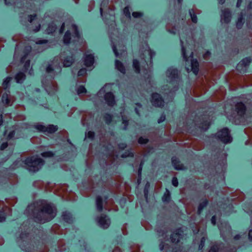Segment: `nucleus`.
Wrapping results in <instances>:
<instances>
[{
	"label": "nucleus",
	"mask_w": 252,
	"mask_h": 252,
	"mask_svg": "<svg viewBox=\"0 0 252 252\" xmlns=\"http://www.w3.org/2000/svg\"><path fill=\"white\" fill-rule=\"evenodd\" d=\"M26 79L25 72L20 71L16 73L14 76V79L17 84L22 85Z\"/></svg>",
	"instance_id": "obj_16"
},
{
	"label": "nucleus",
	"mask_w": 252,
	"mask_h": 252,
	"mask_svg": "<svg viewBox=\"0 0 252 252\" xmlns=\"http://www.w3.org/2000/svg\"><path fill=\"white\" fill-rule=\"evenodd\" d=\"M103 198L100 195H97L95 198V203L96 209L98 212H102L103 211L104 207Z\"/></svg>",
	"instance_id": "obj_17"
},
{
	"label": "nucleus",
	"mask_w": 252,
	"mask_h": 252,
	"mask_svg": "<svg viewBox=\"0 0 252 252\" xmlns=\"http://www.w3.org/2000/svg\"><path fill=\"white\" fill-rule=\"evenodd\" d=\"M166 119V115L164 113V112H162L161 114L160 117L158 119V123L160 124L163 123L164 121H165Z\"/></svg>",
	"instance_id": "obj_55"
},
{
	"label": "nucleus",
	"mask_w": 252,
	"mask_h": 252,
	"mask_svg": "<svg viewBox=\"0 0 252 252\" xmlns=\"http://www.w3.org/2000/svg\"><path fill=\"white\" fill-rule=\"evenodd\" d=\"M132 67L136 74H139L141 71V64L138 60L134 59L132 61Z\"/></svg>",
	"instance_id": "obj_27"
},
{
	"label": "nucleus",
	"mask_w": 252,
	"mask_h": 252,
	"mask_svg": "<svg viewBox=\"0 0 252 252\" xmlns=\"http://www.w3.org/2000/svg\"><path fill=\"white\" fill-rule=\"evenodd\" d=\"M95 133L93 131H89L86 133V136L90 140L93 141L94 139Z\"/></svg>",
	"instance_id": "obj_45"
},
{
	"label": "nucleus",
	"mask_w": 252,
	"mask_h": 252,
	"mask_svg": "<svg viewBox=\"0 0 252 252\" xmlns=\"http://www.w3.org/2000/svg\"><path fill=\"white\" fill-rule=\"evenodd\" d=\"M95 63L93 54H85L83 56V64L88 68L92 67Z\"/></svg>",
	"instance_id": "obj_11"
},
{
	"label": "nucleus",
	"mask_w": 252,
	"mask_h": 252,
	"mask_svg": "<svg viewBox=\"0 0 252 252\" xmlns=\"http://www.w3.org/2000/svg\"><path fill=\"white\" fill-rule=\"evenodd\" d=\"M56 30L57 26L53 22H52L48 24L47 28L46 29L47 33L48 34H53L56 31Z\"/></svg>",
	"instance_id": "obj_31"
},
{
	"label": "nucleus",
	"mask_w": 252,
	"mask_h": 252,
	"mask_svg": "<svg viewBox=\"0 0 252 252\" xmlns=\"http://www.w3.org/2000/svg\"><path fill=\"white\" fill-rule=\"evenodd\" d=\"M172 185L175 187H177L179 185V182L176 177H173L171 180Z\"/></svg>",
	"instance_id": "obj_60"
},
{
	"label": "nucleus",
	"mask_w": 252,
	"mask_h": 252,
	"mask_svg": "<svg viewBox=\"0 0 252 252\" xmlns=\"http://www.w3.org/2000/svg\"><path fill=\"white\" fill-rule=\"evenodd\" d=\"M206 239L207 238L205 236H203L202 237H201L200 241V244L198 247L199 250H202V249L204 247Z\"/></svg>",
	"instance_id": "obj_48"
},
{
	"label": "nucleus",
	"mask_w": 252,
	"mask_h": 252,
	"mask_svg": "<svg viewBox=\"0 0 252 252\" xmlns=\"http://www.w3.org/2000/svg\"><path fill=\"white\" fill-rule=\"evenodd\" d=\"M171 163L176 170L180 171L186 169V167L181 162L179 159L175 156L172 157Z\"/></svg>",
	"instance_id": "obj_14"
},
{
	"label": "nucleus",
	"mask_w": 252,
	"mask_h": 252,
	"mask_svg": "<svg viewBox=\"0 0 252 252\" xmlns=\"http://www.w3.org/2000/svg\"><path fill=\"white\" fill-rule=\"evenodd\" d=\"M8 143L7 142H4L1 144L0 145V150L3 151L5 150L8 147Z\"/></svg>",
	"instance_id": "obj_64"
},
{
	"label": "nucleus",
	"mask_w": 252,
	"mask_h": 252,
	"mask_svg": "<svg viewBox=\"0 0 252 252\" xmlns=\"http://www.w3.org/2000/svg\"><path fill=\"white\" fill-rule=\"evenodd\" d=\"M109 1L108 0H103L101 1L100 5L101 7L99 8V11L101 16L102 17V19L104 22H106L109 20L110 14L107 12L103 11V7H107L108 5Z\"/></svg>",
	"instance_id": "obj_13"
},
{
	"label": "nucleus",
	"mask_w": 252,
	"mask_h": 252,
	"mask_svg": "<svg viewBox=\"0 0 252 252\" xmlns=\"http://www.w3.org/2000/svg\"><path fill=\"white\" fill-rule=\"evenodd\" d=\"M113 147L110 143H109L107 145L104 144L102 146V149L107 152L111 151Z\"/></svg>",
	"instance_id": "obj_49"
},
{
	"label": "nucleus",
	"mask_w": 252,
	"mask_h": 252,
	"mask_svg": "<svg viewBox=\"0 0 252 252\" xmlns=\"http://www.w3.org/2000/svg\"><path fill=\"white\" fill-rule=\"evenodd\" d=\"M74 62L75 56L73 54L66 56L63 60V66L65 67H70Z\"/></svg>",
	"instance_id": "obj_20"
},
{
	"label": "nucleus",
	"mask_w": 252,
	"mask_h": 252,
	"mask_svg": "<svg viewBox=\"0 0 252 252\" xmlns=\"http://www.w3.org/2000/svg\"><path fill=\"white\" fill-rule=\"evenodd\" d=\"M130 7L129 5L125 6L123 9V12L125 16L129 19L131 18Z\"/></svg>",
	"instance_id": "obj_40"
},
{
	"label": "nucleus",
	"mask_w": 252,
	"mask_h": 252,
	"mask_svg": "<svg viewBox=\"0 0 252 252\" xmlns=\"http://www.w3.org/2000/svg\"><path fill=\"white\" fill-rule=\"evenodd\" d=\"M32 50V47L30 46H27L25 47L24 50H23V53L24 55L21 57L20 59V62L21 63H24L25 61H26V59L27 58L28 55L30 53Z\"/></svg>",
	"instance_id": "obj_25"
},
{
	"label": "nucleus",
	"mask_w": 252,
	"mask_h": 252,
	"mask_svg": "<svg viewBox=\"0 0 252 252\" xmlns=\"http://www.w3.org/2000/svg\"><path fill=\"white\" fill-rule=\"evenodd\" d=\"M213 151L215 152V155H214V157H218L221 153V150L220 148L218 147H215L213 149Z\"/></svg>",
	"instance_id": "obj_63"
},
{
	"label": "nucleus",
	"mask_w": 252,
	"mask_h": 252,
	"mask_svg": "<svg viewBox=\"0 0 252 252\" xmlns=\"http://www.w3.org/2000/svg\"><path fill=\"white\" fill-rule=\"evenodd\" d=\"M87 92L86 88L83 85H80L77 89V93L78 94H85Z\"/></svg>",
	"instance_id": "obj_46"
},
{
	"label": "nucleus",
	"mask_w": 252,
	"mask_h": 252,
	"mask_svg": "<svg viewBox=\"0 0 252 252\" xmlns=\"http://www.w3.org/2000/svg\"><path fill=\"white\" fill-rule=\"evenodd\" d=\"M132 16L134 18H139L144 16V13L143 12L140 11L133 12L132 13Z\"/></svg>",
	"instance_id": "obj_53"
},
{
	"label": "nucleus",
	"mask_w": 252,
	"mask_h": 252,
	"mask_svg": "<svg viewBox=\"0 0 252 252\" xmlns=\"http://www.w3.org/2000/svg\"><path fill=\"white\" fill-rule=\"evenodd\" d=\"M15 135V131L14 130H11L8 133V134L6 136V139L7 141L10 140L14 137Z\"/></svg>",
	"instance_id": "obj_54"
},
{
	"label": "nucleus",
	"mask_w": 252,
	"mask_h": 252,
	"mask_svg": "<svg viewBox=\"0 0 252 252\" xmlns=\"http://www.w3.org/2000/svg\"><path fill=\"white\" fill-rule=\"evenodd\" d=\"M212 125V123L210 121L207 120H203L202 122L200 123L198 128L203 131H207Z\"/></svg>",
	"instance_id": "obj_23"
},
{
	"label": "nucleus",
	"mask_w": 252,
	"mask_h": 252,
	"mask_svg": "<svg viewBox=\"0 0 252 252\" xmlns=\"http://www.w3.org/2000/svg\"><path fill=\"white\" fill-rule=\"evenodd\" d=\"M236 70L240 73H245L247 72L246 67L239 62L236 67Z\"/></svg>",
	"instance_id": "obj_35"
},
{
	"label": "nucleus",
	"mask_w": 252,
	"mask_h": 252,
	"mask_svg": "<svg viewBox=\"0 0 252 252\" xmlns=\"http://www.w3.org/2000/svg\"><path fill=\"white\" fill-rule=\"evenodd\" d=\"M37 18L36 14H31L28 15V21L30 23H32Z\"/></svg>",
	"instance_id": "obj_62"
},
{
	"label": "nucleus",
	"mask_w": 252,
	"mask_h": 252,
	"mask_svg": "<svg viewBox=\"0 0 252 252\" xmlns=\"http://www.w3.org/2000/svg\"><path fill=\"white\" fill-rule=\"evenodd\" d=\"M183 230L181 227L177 228L170 236L171 242L172 243L178 244L180 242Z\"/></svg>",
	"instance_id": "obj_10"
},
{
	"label": "nucleus",
	"mask_w": 252,
	"mask_h": 252,
	"mask_svg": "<svg viewBox=\"0 0 252 252\" xmlns=\"http://www.w3.org/2000/svg\"><path fill=\"white\" fill-rule=\"evenodd\" d=\"M71 33L69 30H67L63 36V42L66 45L74 43V40H71Z\"/></svg>",
	"instance_id": "obj_22"
},
{
	"label": "nucleus",
	"mask_w": 252,
	"mask_h": 252,
	"mask_svg": "<svg viewBox=\"0 0 252 252\" xmlns=\"http://www.w3.org/2000/svg\"><path fill=\"white\" fill-rule=\"evenodd\" d=\"M221 17L224 22L228 24L230 22L232 18V13L229 9H225L222 11Z\"/></svg>",
	"instance_id": "obj_18"
},
{
	"label": "nucleus",
	"mask_w": 252,
	"mask_h": 252,
	"mask_svg": "<svg viewBox=\"0 0 252 252\" xmlns=\"http://www.w3.org/2000/svg\"><path fill=\"white\" fill-rule=\"evenodd\" d=\"M118 147L120 150L123 151L127 147V144L126 142H120L118 144Z\"/></svg>",
	"instance_id": "obj_57"
},
{
	"label": "nucleus",
	"mask_w": 252,
	"mask_h": 252,
	"mask_svg": "<svg viewBox=\"0 0 252 252\" xmlns=\"http://www.w3.org/2000/svg\"><path fill=\"white\" fill-rule=\"evenodd\" d=\"M150 188V183L149 182H147L144 188V196L146 201L148 199Z\"/></svg>",
	"instance_id": "obj_33"
},
{
	"label": "nucleus",
	"mask_w": 252,
	"mask_h": 252,
	"mask_svg": "<svg viewBox=\"0 0 252 252\" xmlns=\"http://www.w3.org/2000/svg\"><path fill=\"white\" fill-rule=\"evenodd\" d=\"M200 202L199 203L197 210V214L198 215H201L204 209L206 208L209 204V200L207 198L202 199L200 200Z\"/></svg>",
	"instance_id": "obj_19"
},
{
	"label": "nucleus",
	"mask_w": 252,
	"mask_h": 252,
	"mask_svg": "<svg viewBox=\"0 0 252 252\" xmlns=\"http://www.w3.org/2000/svg\"><path fill=\"white\" fill-rule=\"evenodd\" d=\"M96 220L99 226L104 229H107L111 223L110 218L105 214H101L100 216L96 218Z\"/></svg>",
	"instance_id": "obj_9"
},
{
	"label": "nucleus",
	"mask_w": 252,
	"mask_h": 252,
	"mask_svg": "<svg viewBox=\"0 0 252 252\" xmlns=\"http://www.w3.org/2000/svg\"><path fill=\"white\" fill-rule=\"evenodd\" d=\"M56 212V208L53 204L45 203L38 212H33L34 221L39 224L49 222L55 218Z\"/></svg>",
	"instance_id": "obj_1"
},
{
	"label": "nucleus",
	"mask_w": 252,
	"mask_h": 252,
	"mask_svg": "<svg viewBox=\"0 0 252 252\" xmlns=\"http://www.w3.org/2000/svg\"><path fill=\"white\" fill-rule=\"evenodd\" d=\"M145 161L144 160H142L140 163L138 169V176H142V172L143 167Z\"/></svg>",
	"instance_id": "obj_52"
},
{
	"label": "nucleus",
	"mask_w": 252,
	"mask_h": 252,
	"mask_svg": "<svg viewBox=\"0 0 252 252\" xmlns=\"http://www.w3.org/2000/svg\"><path fill=\"white\" fill-rule=\"evenodd\" d=\"M33 127L39 132H45L52 134L58 131V126L53 124L49 125L47 126L40 124H36L33 126Z\"/></svg>",
	"instance_id": "obj_8"
},
{
	"label": "nucleus",
	"mask_w": 252,
	"mask_h": 252,
	"mask_svg": "<svg viewBox=\"0 0 252 252\" xmlns=\"http://www.w3.org/2000/svg\"><path fill=\"white\" fill-rule=\"evenodd\" d=\"M234 111L237 115L236 117L234 118L236 125L248 126L251 124L252 115L251 113H246L247 107L243 102H237L235 105Z\"/></svg>",
	"instance_id": "obj_2"
},
{
	"label": "nucleus",
	"mask_w": 252,
	"mask_h": 252,
	"mask_svg": "<svg viewBox=\"0 0 252 252\" xmlns=\"http://www.w3.org/2000/svg\"><path fill=\"white\" fill-rule=\"evenodd\" d=\"M115 65L116 68L122 74H125L126 70L123 63L118 60H115Z\"/></svg>",
	"instance_id": "obj_26"
},
{
	"label": "nucleus",
	"mask_w": 252,
	"mask_h": 252,
	"mask_svg": "<svg viewBox=\"0 0 252 252\" xmlns=\"http://www.w3.org/2000/svg\"><path fill=\"white\" fill-rule=\"evenodd\" d=\"M161 200L164 203H168L172 200L171 192L167 189H165V191L161 197Z\"/></svg>",
	"instance_id": "obj_24"
},
{
	"label": "nucleus",
	"mask_w": 252,
	"mask_h": 252,
	"mask_svg": "<svg viewBox=\"0 0 252 252\" xmlns=\"http://www.w3.org/2000/svg\"><path fill=\"white\" fill-rule=\"evenodd\" d=\"M87 69L86 68L83 67L80 68L77 73V76L78 77H83L85 76L87 73Z\"/></svg>",
	"instance_id": "obj_44"
},
{
	"label": "nucleus",
	"mask_w": 252,
	"mask_h": 252,
	"mask_svg": "<svg viewBox=\"0 0 252 252\" xmlns=\"http://www.w3.org/2000/svg\"><path fill=\"white\" fill-rule=\"evenodd\" d=\"M6 218V213L3 209L0 210V222L4 221Z\"/></svg>",
	"instance_id": "obj_51"
},
{
	"label": "nucleus",
	"mask_w": 252,
	"mask_h": 252,
	"mask_svg": "<svg viewBox=\"0 0 252 252\" xmlns=\"http://www.w3.org/2000/svg\"><path fill=\"white\" fill-rule=\"evenodd\" d=\"M12 79V78L11 77L7 76L3 80L2 86L5 90H7L9 89L10 86V82Z\"/></svg>",
	"instance_id": "obj_29"
},
{
	"label": "nucleus",
	"mask_w": 252,
	"mask_h": 252,
	"mask_svg": "<svg viewBox=\"0 0 252 252\" xmlns=\"http://www.w3.org/2000/svg\"><path fill=\"white\" fill-rule=\"evenodd\" d=\"M118 166L116 165H113V166H110L108 169H106V173H107L109 175H112L115 173H118Z\"/></svg>",
	"instance_id": "obj_32"
},
{
	"label": "nucleus",
	"mask_w": 252,
	"mask_h": 252,
	"mask_svg": "<svg viewBox=\"0 0 252 252\" xmlns=\"http://www.w3.org/2000/svg\"><path fill=\"white\" fill-rule=\"evenodd\" d=\"M24 63V64L23 68H22V70L26 73L30 68L31 61H30V60L28 59L27 60L25 61Z\"/></svg>",
	"instance_id": "obj_41"
},
{
	"label": "nucleus",
	"mask_w": 252,
	"mask_h": 252,
	"mask_svg": "<svg viewBox=\"0 0 252 252\" xmlns=\"http://www.w3.org/2000/svg\"><path fill=\"white\" fill-rule=\"evenodd\" d=\"M134 157V153L132 148L126 150L125 152L121 155V158H133Z\"/></svg>",
	"instance_id": "obj_28"
},
{
	"label": "nucleus",
	"mask_w": 252,
	"mask_h": 252,
	"mask_svg": "<svg viewBox=\"0 0 252 252\" xmlns=\"http://www.w3.org/2000/svg\"><path fill=\"white\" fill-rule=\"evenodd\" d=\"M1 101L3 104L5 105H8L10 103V100L9 98L8 94L7 93H4L2 94Z\"/></svg>",
	"instance_id": "obj_38"
},
{
	"label": "nucleus",
	"mask_w": 252,
	"mask_h": 252,
	"mask_svg": "<svg viewBox=\"0 0 252 252\" xmlns=\"http://www.w3.org/2000/svg\"><path fill=\"white\" fill-rule=\"evenodd\" d=\"M166 74L167 77L170 79V83L171 84L176 83L177 80L180 79L179 70L173 66L168 67Z\"/></svg>",
	"instance_id": "obj_7"
},
{
	"label": "nucleus",
	"mask_w": 252,
	"mask_h": 252,
	"mask_svg": "<svg viewBox=\"0 0 252 252\" xmlns=\"http://www.w3.org/2000/svg\"><path fill=\"white\" fill-rule=\"evenodd\" d=\"M112 48L115 56L116 57H119L120 54L118 52L116 45L114 43H113L112 45Z\"/></svg>",
	"instance_id": "obj_56"
},
{
	"label": "nucleus",
	"mask_w": 252,
	"mask_h": 252,
	"mask_svg": "<svg viewBox=\"0 0 252 252\" xmlns=\"http://www.w3.org/2000/svg\"><path fill=\"white\" fill-rule=\"evenodd\" d=\"M122 124L124 125L123 129L126 130L129 126V120L126 116H122Z\"/></svg>",
	"instance_id": "obj_42"
},
{
	"label": "nucleus",
	"mask_w": 252,
	"mask_h": 252,
	"mask_svg": "<svg viewBox=\"0 0 252 252\" xmlns=\"http://www.w3.org/2000/svg\"><path fill=\"white\" fill-rule=\"evenodd\" d=\"M245 14L241 12L236 21V26L237 29L240 30L243 28L245 23Z\"/></svg>",
	"instance_id": "obj_21"
},
{
	"label": "nucleus",
	"mask_w": 252,
	"mask_h": 252,
	"mask_svg": "<svg viewBox=\"0 0 252 252\" xmlns=\"http://www.w3.org/2000/svg\"><path fill=\"white\" fill-rule=\"evenodd\" d=\"M220 248L217 244H215L211 246L208 252H219Z\"/></svg>",
	"instance_id": "obj_50"
},
{
	"label": "nucleus",
	"mask_w": 252,
	"mask_h": 252,
	"mask_svg": "<svg viewBox=\"0 0 252 252\" xmlns=\"http://www.w3.org/2000/svg\"><path fill=\"white\" fill-rule=\"evenodd\" d=\"M113 115L109 113H105L103 115V119L105 123L109 125L113 122Z\"/></svg>",
	"instance_id": "obj_30"
},
{
	"label": "nucleus",
	"mask_w": 252,
	"mask_h": 252,
	"mask_svg": "<svg viewBox=\"0 0 252 252\" xmlns=\"http://www.w3.org/2000/svg\"><path fill=\"white\" fill-rule=\"evenodd\" d=\"M104 99L109 106L113 107L116 104L115 96L111 92L106 93L104 95Z\"/></svg>",
	"instance_id": "obj_12"
},
{
	"label": "nucleus",
	"mask_w": 252,
	"mask_h": 252,
	"mask_svg": "<svg viewBox=\"0 0 252 252\" xmlns=\"http://www.w3.org/2000/svg\"><path fill=\"white\" fill-rule=\"evenodd\" d=\"M21 160L30 168V171L34 173L38 172L45 163L43 159L36 155L28 157L24 160H16L13 162V165L17 166Z\"/></svg>",
	"instance_id": "obj_3"
},
{
	"label": "nucleus",
	"mask_w": 252,
	"mask_h": 252,
	"mask_svg": "<svg viewBox=\"0 0 252 252\" xmlns=\"http://www.w3.org/2000/svg\"><path fill=\"white\" fill-rule=\"evenodd\" d=\"M29 233L26 231H22L19 235V237L21 239H25L28 237Z\"/></svg>",
	"instance_id": "obj_61"
},
{
	"label": "nucleus",
	"mask_w": 252,
	"mask_h": 252,
	"mask_svg": "<svg viewBox=\"0 0 252 252\" xmlns=\"http://www.w3.org/2000/svg\"><path fill=\"white\" fill-rule=\"evenodd\" d=\"M61 217L63 221L68 224H71L74 220V218L72 213L68 211H64L62 212Z\"/></svg>",
	"instance_id": "obj_15"
},
{
	"label": "nucleus",
	"mask_w": 252,
	"mask_h": 252,
	"mask_svg": "<svg viewBox=\"0 0 252 252\" xmlns=\"http://www.w3.org/2000/svg\"><path fill=\"white\" fill-rule=\"evenodd\" d=\"M40 155L43 158H47L54 157L55 156V154L54 152L48 151L41 153Z\"/></svg>",
	"instance_id": "obj_37"
},
{
	"label": "nucleus",
	"mask_w": 252,
	"mask_h": 252,
	"mask_svg": "<svg viewBox=\"0 0 252 252\" xmlns=\"http://www.w3.org/2000/svg\"><path fill=\"white\" fill-rule=\"evenodd\" d=\"M149 142V139L148 138H144L142 136H140L138 139V143L141 145L146 144Z\"/></svg>",
	"instance_id": "obj_47"
},
{
	"label": "nucleus",
	"mask_w": 252,
	"mask_h": 252,
	"mask_svg": "<svg viewBox=\"0 0 252 252\" xmlns=\"http://www.w3.org/2000/svg\"><path fill=\"white\" fill-rule=\"evenodd\" d=\"M182 44L181 52L184 60L187 63L190 60V70L194 75H197L199 71V63L197 59L194 58L193 53L191 52L189 56L188 55L186 47L184 46L182 41H181Z\"/></svg>",
	"instance_id": "obj_4"
},
{
	"label": "nucleus",
	"mask_w": 252,
	"mask_h": 252,
	"mask_svg": "<svg viewBox=\"0 0 252 252\" xmlns=\"http://www.w3.org/2000/svg\"><path fill=\"white\" fill-rule=\"evenodd\" d=\"M150 101L152 105L156 108H162L165 105V102L162 96L157 92L151 94Z\"/></svg>",
	"instance_id": "obj_6"
},
{
	"label": "nucleus",
	"mask_w": 252,
	"mask_h": 252,
	"mask_svg": "<svg viewBox=\"0 0 252 252\" xmlns=\"http://www.w3.org/2000/svg\"><path fill=\"white\" fill-rule=\"evenodd\" d=\"M72 26L74 28V32L72 36L74 37L80 38L81 37V35L79 30H78L77 26L76 25H73Z\"/></svg>",
	"instance_id": "obj_43"
},
{
	"label": "nucleus",
	"mask_w": 252,
	"mask_h": 252,
	"mask_svg": "<svg viewBox=\"0 0 252 252\" xmlns=\"http://www.w3.org/2000/svg\"><path fill=\"white\" fill-rule=\"evenodd\" d=\"M123 236L121 234L120 235H117L115 238L113 240V243L115 245H122L123 242Z\"/></svg>",
	"instance_id": "obj_39"
},
{
	"label": "nucleus",
	"mask_w": 252,
	"mask_h": 252,
	"mask_svg": "<svg viewBox=\"0 0 252 252\" xmlns=\"http://www.w3.org/2000/svg\"><path fill=\"white\" fill-rule=\"evenodd\" d=\"M189 13L190 16L191 20L192 23L194 24L197 23L198 19L196 14L194 12L193 9L192 8L189 9Z\"/></svg>",
	"instance_id": "obj_36"
},
{
	"label": "nucleus",
	"mask_w": 252,
	"mask_h": 252,
	"mask_svg": "<svg viewBox=\"0 0 252 252\" xmlns=\"http://www.w3.org/2000/svg\"><path fill=\"white\" fill-rule=\"evenodd\" d=\"M54 71V68L52 64H49L46 67V72L50 73Z\"/></svg>",
	"instance_id": "obj_59"
},
{
	"label": "nucleus",
	"mask_w": 252,
	"mask_h": 252,
	"mask_svg": "<svg viewBox=\"0 0 252 252\" xmlns=\"http://www.w3.org/2000/svg\"><path fill=\"white\" fill-rule=\"evenodd\" d=\"M9 169L7 168L3 167L1 170L0 171V172L2 173H3L4 175L10 177L12 175V174L8 172Z\"/></svg>",
	"instance_id": "obj_58"
},
{
	"label": "nucleus",
	"mask_w": 252,
	"mask_h": 252,
	"mask_svg": "<svg viewBox=\"0 0 252 252\" xmlns=\"http://www.w3.org/2000/svg\"><path fill=\"white\" fill-rule=\"evenodd\" d=\"M211 137L220 141L224 144L231 143L233 141L231 131L227 127H224L219 129L217 132L211 134Z\"/></svg>",
	"instance_id": "obj_5"
},
{
	"label": "nucleus",
	"mask_w": 252,
	"mask_h": 252,
	"mask_svg": "<svg viewBox=\"0 0 252 252\" xmlns=\"http://www.w3.org/2000/svg\"><path fill=\"white\" fill-rule=\"evenodd\" d=\"M252 62V59L251 57H247L242 59L240 62L245 67H248Z\"/></svg>",
	"instance_id": "obj_34"
}]
</instances>
